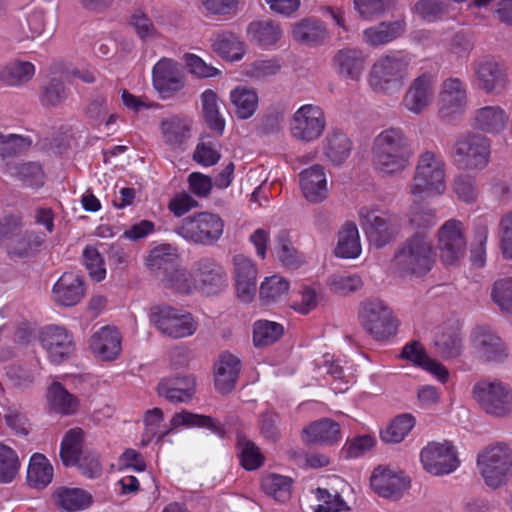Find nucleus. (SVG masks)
Returning <instances> with one entry per match:
<instances>
[{"label":"nucleus","mask_w":512,"mask_h":512,"mask_svg":"<svg viewBox=\"0 0 512 512\" xmlns=\"http://www.w3.org/2000/svg\"><path fill=\"white\" fill-rule=\"evenodd\" d=\"M434 345L445 359L456 358L463 351L462 334L457 326L441 328L434 337Z\"/></svg>","instance_id":"4c0bfd02"},{"label":"nucleus","mask_w":512,"mask_h":512,"mask_svg":"<svg viewBox=\"0 0 512 512\" xmlns=\"http://www.w3.org/2000/svg\"><path fill=\"white\" fill-rule=\"evenodd\" d=\"M466 103V85L459 78L446 79L440 91L441 113L450 115L462 112Z\"/></svg>","instance_id":"c85d7f7f"},{"label":"nucleus","mask_w":512,"mask_h":512,"mask_svg":"<svg viewBox=\"0 0 512 512\" xmlns=\"http://www.w3.org/2000/svg\"><path fill=\"white\" fill-rule=\"evenodd\" d=\"M435 263L432 240L424 233H415L397 249L393 265L402 276L421 277L426 275Z\"/></svg>","instance_id":"f03ea898"},{"label":"nucleus","mask_w":512,"mask_h":512,"mask_svg":"<svg viewBox=\"0 0 512 512\" xmlns=\"http://www.w3.org/2000/svg\"><path fill=\"white\" fill-rule=\"evenodd\" d=\"M163 411L160 408L148 410L143 418L145 430L143 433L142 444L147 445L153 439L161 440L171 432L169 428L163 426Z\"/></svg>","instance_id":"052dcab7"},{"label":"nucleus","mask_w":512,"mask_h":512,"mask_svg":"<svg viewBox=\"0 0 512 512\" xmlns=\"http://www.w3.org/2000/svg\"><path fill=\"white\" fill-rule=\"evenodd\" d=\"M275 250L278 260L287 268L297 269L305 263L304 255L293 246L290 232L286 229L275 236Z\"/></svg>","instance_id":"ea45409f"},{"label":"nucleus","mask_w":512,"mask_h":512,"mask_svg":"<svg viewBox=\"0 0 512 512\" xmlns=\"http://www.w3.org/2000/svg\"><path fill=\"white\" fill-rule=\"evenodd\" d=\"M303 439L305 442L311 444H336L341 440L340 426L331 419H320L303 429Z\"/></svg>","instance_id":"473e14b6"},{"label":"nucleus","mask_w":512,"mask_h":512,"mask_svg":"<svg viewBox=\"0 0 512 512\" xmlns=\"http://www.w3.org/2000/svg\"><path fill=\"white\" fill-rule=\"evenodd\" d=\"M476 76L479 85L488 93L504 89L507 79L505 71L493 61H482L477 65Z\"/></svg>","instance_id":"e433bc0d"},{"label":"nucleus","mask_w":512,"mask_h":512,"mask_svg":"<svg viewBox=\"0 0 512 512\" xmlns=\"http://www.w3.org/2000/svg\"><path fill=\"white\" fill-rule=\"evenodd\" d=\"M408 223L414 230H427L437 223V211L427 203L415 201L411 204L408 214Z\"/></svg>","instance_id":"603ef678"},{"label":"nucleus","mask_w":512,"mask_h":512,"mask_svg":"<svg viewBox=\"0 0 512 512\" xmlns=\"http://www.w3.org/2000/svg\"><path fill=\"white\" fill-rule=\"evenodd\" d=\"M300 187L304 197L312 203H319L328 196L327 178L321 165H313L300 173Z\"/></svg>","instance_id":"cd10ccee"},{"label":"nucleus","mask_w":512,"mask_h":512,"mask_svg":"<svg viewBox=\"0 0 512 512\" xmlns=\"http://www.w3.org/2000/svg\"><path fill=\"white\" fill-rule=\"evenodd\" d=\"M351 150V140L339 129H332L323 141L324 156L336 166L343 164L348 159Z\"/></svg>","instance_id":"f704fd0d"},{"label":"nucleus","mask_w":512,"mask_h":512,"mask_svg":"<svg viewBox=\"0 0 512 512\" xmlns=\"http://www.w3.org/2000/svg\"><path fill=\"white\" fill-rule=\"evenodd\" d=\"M289 282L280 275L266 277L260 286V297L267 303H273L280 300L287 294Z\"/></svg>","instance_id":"e2e57ef3"},{"label":"nucleus","mask_w":512,"mask_h":512,"mask_svg":"<svg viewBox=\"0 0 512 512\" xmlns=\"http://www.w3.org/2000/svg\"><path fill=\"white\" fill-rule=\"evenodd\" d=\"M293 39L303 45L318 46L328 37L326 26L314 18H304L292 26Z\"/></svg>","instance_id":"72a5a7b5"},{"label":"nucleus","mask_w":512,"mask_h":512,"mask_svg":"<svg viewBox=\"0 0 512 512\" xmlns=\"http://www.w3.org/2000/svg\"><path fill=\"white\" fill-rule=\"evenodd\" d=\"M91 352L100 360L112 361L121 352V335L114 327H102L90 339Z\"/></svg>","instance_id":"b1692460"},{"label":"nucleus","mask_w":512,"mask_h":512,"mask_svg":"<svg viewBox=\"0 0 512 512\" xmlns=\"http://www.w3.org/2000/svg\"><path fill=\"white\" fill-rule=\"evenodd\" d=\"M163 284L166 288L179 294H190L197 289L196 279L193 272L185 269L173 268L163 275Z\"/></svg>","instance_id":"bf43d9fd"},{"label":"nucleus","mask_w":512,"mask_h":512,"mask_svg":"<svg viewBox=\"0 0 512 512\" xmlns=\"http://www.w3.org/2000/svg\"><path fill=\"white\" fill-rule=\"evenodd\" d=\"M362 229L372 245L381 248L399 233V217L377 207L364 206L359 210Z\"/></svg>","instance_id":"6e6552de"},{"label":"nucleus","mask_w":512,"mask_h":512,"mask_svg":"<svg viewBox=\"0 0 512 512\" xmlns=\"http://www.w3.org/2000/svg\"><path fill=\"white\" fill-rule=\"evenodd\" d=\"M406 28L407 23L404 18H399L394 21H383L364 29L362 32V40L370 47L384 46L402 37Z\"/></svg>","instance_id":"5701e85b"},{"label":"nucleus","mask_w":512,"mask_h":512,"mask_svg":"<svg viewBox=\"0 0 512 512\" xmlns=\"http://www.w3.org/2000/svg\"><path fill=\"white\" fill-rule=\"evenodd\" d=\"M471 339L477 357L485 362L502 361L507 356L501 338L488 326L476 327Z\"/></svg>","instance_id":"6ab92c4d"},{"label":"nucleus","mask_w":512,"mask_h":512,"mask_svg":"<svg viewBox=\"0 0 512 512\" xmlns=\"http://www.w3.org/2000/svg\"><path fill=\"white\" fill-rule=\"evenodd\" d=\"M261 487L266 495L285 502L291 496L292 479L279 474H268L262 478Z\"/></svg>","instance_id":"6e6d98bb"},{"label":"nucleus","mask_w":512,"mask_h":512,"mask_svg":"<svg viewBox=\"0 0 512 512\" xmlns=\"http://www.w3.org/2000/svg\"><path fill=\"white\" fill-rule=\"evenodd\" d=\"M284 333L280 323L260 319L253 324V343L256 347H265L277 342Z\"/></svg>","instance_id":"5fc2aeb1"},{"label":"nucleus","mask_w":512,"mask_h":512,"mask_svg":"<svg viewBox=\"0 0 512 512\" xmlns=\"http://www.w3.org/2000/svg\"><path fill=\"white\" fill-rule=\"evenodd\" d=\"M160 132L163 143L171 150H178L190 137V122L179 115L161 120Z\"/></svg>","instance_id":"7c9ffc66"},{"label":"nucleus","mask_w":512,"mask_h":512,"mask_svg":"<svg viewBox=\"0 0 512 512\" xmlns=\"http://www.w3.org/2000/svg\"><path fill=\"white\" fill-rule=\"evenodd\" d=\"M445 179L443 158L438 153L426 150L418 156L409 192L413 196L441 195L446 189Z\"/></svg>","instance_id":"20e7f679"},{"label":"nucleus","mask_w":512,"mask_h":512,"mask_svg":"<svg viewBox=\"0 0 512 512\" xmlns=\"http://www.w3.org/2000/svg\"><path fill=\"white\" fill-rule=\"evenodd\" d=\"M160 397L172 403H186L195 392V381L190 376L162 379L157 386Z\"/></svg>","instance_id":"c756f323"},{"label":"nucleus","mask_w":512,"mask_h":512,"mask_svg":"<svg viewBox=\"0 0 512 512\" xmlns=\"http://www.w3.org/2000/svg\"><path fill=\"white\" fill-rule=\"evenodd\" d=\"M56 504L68 512L87 509L91 506L92 495L81 488L60 487L54 492Z\"/></svg>","instance_id":"a19ab883"},{"label":"nucleus","mask_w":512,"mask_h":512,"mask_svg":"<svg viewBox=\"0 0 512 512\" xmlns=\"http://www.w3.org/2000/svg\"><path fill=\"white\" fill-rule=\"evenodd\" d=\"M420 460L423 468L435 476L450 474L460 465L457 451L449 441L428 443L421 450Z\"/></svg>","instance_id":"4468645a"},{"label":"nucleus","mask_w":512,"mask_h":512,"mask_svg":"<svg viewBox=\"0 0 512 512\" xmlns=\"http://www.w3.org/2000/svg\"><path fill=\"white\" fill-rule=\"evenodd\" d=\"M363 285L362 279L357 274L336 273L328 278L330 290L338 295H348L359 290Z\"/></svg>","instance_id":"0e129e2a"},{"label":"nucleus","mask_w":512,"mask_h":512,"mask_svg":"<svg viewBox=\"0 0 512 512\" xmlns=\"http://www.w3.org/2000/svg\"><path fill=\"white\" fill-rule=\"evenodd\" d=\"M370 483L379 496L390 499H398L409 487L404 472L381 466L373 471Z\"/></svg>","instance_id":"f3484780"},{"label":"nucleus","mask_w":512,"mask_h":512,"mask_svg":"<svg viewBox=\"0 0 512 512\" xmlns=\"http://www.w3.org/2000/svg\"><path fill=\"white\" fill-rule=\"evenodd\" d=\"M184 76L176 62L163 58L153 67V86L162 98H170L184 87Z\"/></svg>","instance_id":"a211bd4d"},{"label":"nucleus","mask_w":512,"mask_h":512,"mask_svg":"<svg viewBox=\"0 0 512 512\" xmlns=\"http://www.w3.org/2000/svg\"><path fill=\"white\" fill-rule=\"evenodd\" d=\"M21 462L17 452L11 447L0 443V483L8 484L19 474Z\"/></svg>","instance_id":"680f3d73"},{"label":"nucleus","mask_w":512,"mask_h":512,"mask_svg":"<svg viewBox=\"0 0 512 512\" xmlns=\"http://www.w3.org/2000/svg\"><path fill=\"white\" fill-rule=\"evenodd\" d=\"M193 275L197 289L214 294L227 286V274L224 268L212 257L205 256L193 264Z\"/></svg>","instance_id":"dca6fc26"},{"label":"nucleus","mask_w":512,"mask_h":512,"mask_svg":"<svg viewBox=\"0 0 512 512\" xmlns=\"http://www.w3.org/2000/svg\"><path fill=\"white\" fill-rule=\"evenodd\" d=\"M492 299L494 303L506 312L512 311V280L500 279L493 285Z\"/></svg>","instance_id":"774afa93"},{"label":"nucleus","mask_w":512,"mask_h":512,"mask_svg":"<svg viewBox=\"0 0 512 512\" xmlns=\"http://www.w3.org/2000/svg\"><path fill=\"white\" fill-rule=\"evenodd\" d=\"M509 122V115L498 106H485L476 109L471 117V126L481 132L488 134H500Z\"/></svg>","instance_id":"393cba45"},{"label":"nucleus","mask_w":512,"mask_h":512,"mask_svg":"<svg viewBox=\"0 0 512 512\" xmlns=\"http://www.w3.org/2000/svg\"><path fill=\"white\" fill-rule=\"evenodd\" d=\"M85 294L83 277L77 273L65 272L52 289L55 302L62 306L70 307L78 304Z\"/></svg>","instance_id":"4be33fe9"},{"label":"nucleus","mask_w":512,"mask_h":512,"mask_svg":"<svg viewBox=\"0 0 512 512\" xmlns=\"http://www.w3.org/2000/svg\"><path fill=\"white\" fill-rule=\"evenodd\" d=\"M401 357L428 371L442 383L448 380L449 372L446 367L431 359L423 346L417 341L406 344L402 349Z\"/></svg>","instance_id":"2f4dec72"},{"label":"nucleus","mask_w":512,"mask_h":512,"mask_svg":"<svg viewBox=\"0 0 512 512\" xmlns=\"http://www.w3.org/2000/svg\"><path fill=\"white\" fill-rule=\"evenodd\" d=\"M175 249L169 244H162L153 248L146 260L147 267L152 272L163 270L167 274L176 264Z\"/></svg>","instance_id":"4d7b16f0"},{"label":"nucleus","mask_w":512,"mask_h":512,"mask_svg":"<svg viewBox=\"0 0 512 512\" xmlns=\"http://www.w3.org/2000/svg\"><path fill=\"white\" fill-rule=\"evenodd\" d=\"M241 370L240 359L228 352L219 356L214 365L215 388L222 394L230 393L236 385Z\"/></svg>","instance_id":"bb28decb"},{"label":"nucleus","mask_w":512,"mask_h":512,"mask_svg":"<svg viewBox=\"0 0 512 512\" xmlns=\"http://www.w3.org/2000/svg\"><path fill=\"white\" fill-rule=\"evenodd\" d=\"M232 263L238 297L243 302H250L256 292L257 266L243 254L235 255Z\"/></svg>","instance_id":"412c9836"},{"label":"nucleus","mask_w":512,"mask_h":512,"mask_svg":"<svg viewBox=\"0 0 512 512\" xmlns=\"http://www.w3.org/2000/svg\"><path fill=\"white\" fill-rule=\"evenodd\" d=\"M440 257L445 265H457L466 254L467 240L463 222L457 219L446 220L437 231Z\"/></svg>","instance_id":"ddd939ff"},{"label":"nucleus","mask_w":512,"mask_h":512,"mask_svg":"<svg viewBox=\"0 0 512 512\" xmlns=\"http://www.w3.org/2000/svg\"><path fill=\"white\" fill-rule=\"evenodd\" d=\"M412 57L409 54L393 53L380 56L371 66L368 84L377 93H398L410 72Z\"/></svg>","instance_id":"7ed1b4c3"},{"label":"nucleus","mask_w":512,"mask_h":512,"mask_svg":"<svg viewBox=\"0 0 512 512\" xmlns=\"http://www.w3.org/2000/svg\"><path fill=\"white\" fill-rule=\"evenodd\" d=\"M41 343L50 360L56 364L67 360L75 350L72 335L65 328L59 326L47 327L42 332Z\"/></svg>","instance_id":"aec40b11"},{"label":"nucleus","mask_w":512,"mask_h":512,"mask_svg":"<svg viewBox=\"0 0 512 512\" xmlns=\"http://www.w3.org/2000/svg\"><path fill=\"white\" fill-rule=\"evenodd\" d=\"M337 74L345 79L358 81L365 69L366 58L358 48H342L332 59Z\"/></svg>","instance_id":"a878e982"},{"label":"nucleus","mask_w":512,"mask_h":512,"mask_svg":"<svg viewBox=\"0 0 512 512\" xmlns=\"http://www.w3.org/2000/svg\"><path fill=\"white\" fill-rule=\"evenodd\" d=\"M47 400L53 411L62 415L75 414L79 407L77 397L59 382H53L47 391Z\"/></svg>","instance_id":"79ce46f5"},{"label":"nucleus","mask_w":512,"mask_h":512,"mask_svg":"<svg viewBox=\"0 0 512 512\" xmlns=\"http://www.w3.org/2000/svg\"><path fill=\"white\" fill-rule=\"evenodd\" d=\"M230 100L238 118L248 119L258 107L257 93L246 86H237L230 92Z\"/></svg>","instance_id":"de8ad7c7"},{"label":"nucleus","mask_w":512,"mask_h":512,"mask_svg":"<svg viewBox=\"0 0 512 512\" xmlns=\"http://www.w3.org/2000/svg\"><path fill=\"white\" fill-rule=\"evenodd\" d=\"M236 447L242 467L252 471L260 468L264 463V456L254 442L246 435L238 433L236 437Z\"/></svg>","instance_id":"8fccbe9b"},{"label":"nucleus","mask_w":512,"mask_h":512,"mask_svg":"<svg viewBox=\"0 0 512 512\" xmlns=\"http://www.w3.org/2000/svg\"><path fill=\"white\" fill-rule=\"evenodd\" d=\"M490 154L491 141L486 136L466 133L453 144L451 158L460 169L481 171L488 166Z\"/></svg>","instance_id":"39448f33"},{"label":"nucleus","mask_w":512,"mask_h":512,"mask_svg":"<svg viewBox=\"0 0 512 512\" xmlns=\"http://www.w3.org/2000/svg\"><path fill=\"white\" fill-rule=\"evenodd\" d=\"M84 440V431L81 428L68 430L60 446V457L65 466H74L82 456V443Z\"/></svg>","instance_id":"49530a36"},{"label":"nucleus","mask_w":512,"mask_h":512,"mask_svg":"<svg viewBox=\"0 0 512 512\" xmlns=\"http://www.w3.org/2000/svg\"><path fill=\"white\" fill-rule=\"evenodd\" d=\"M477 465L486 485L496 489L507 481L512 451L504 444L489 446L478 454Z\"/></svg>","instance_id":"9d476101"},{"label":"nucleus","mask_w":512,"mask_h":512,"mask_svg":"<svg viewBox=\"0 0 512 512\" xmlns=\"http://www.w3.org/2000/svg\"><path fill=\"white\" fill-rule=\"evenodd\" d=\"M35 74V66L28 61L13 60L0 68V81L6 86L21 87Z\"/></svg>","instance_id":"58836bf2"},{"label":"nucleus","mask_w":512,"mask_h":512,"mask_svg":"<svg viewBox=\"0 0 512 512\" xmlns=\"http://www.w3.org/2000/svg\"><path fill=\"white\" fill-rule=\"evenodd\" d=\"M435 92V77L424 72L412 79L403 96L402 105L409 112L419 115L432 104Z\"/></svg>","instance_id":"2eb2a0df"},{"label":"nucleus","mask_w":512,"mask_h":512,"mask_svg":"<svg viewBox=\"0 0 512 512\" xmlns=\"http://www.w3.org/2000/svg\"><path fill=\"white\" fill-rule=\"evenodd\" d=\"M211 41L213 51L227 60L238 61L245 53L244 43L234 33H215Z\"/></svg>","instance_id":"37998d69"},{"label":"nucleus","mask_w":512,"mask_h":512,"mask_svg":"<svg viewBox=\"0 0 512 512\" xmlns=\"http://www.w3.org/2000/svg\"><path fill=\"white\" fill-rule=\"evenodd\" d=\"M282 35L280 24L270 19L253 21L247 26L249 40L261 47L275 45Z\"/></svg>","instance_id":"c9c22d12"},{"label":"nucleus","mask_w":512,"mask_h":512,"mask_svg":"<svg viewBox=\"0 0 512 512\" xmlns=\"http://www.w3.org/2000/svg\"><path fill=\"white\" fill-rule=\"evenodd\" d=\"M9 173L24 186L39 188L44 184V172L38 162H25L9 167Z\"/></svg>","instance_id":"09e8293b"},{"label":"nucleus","mask_w":512,"mask_h":512,"mask_svg":"<svg viewBox=\"0 0 512 512\" xmlns=\"http://www.w3.org/2000/svg\"><path fill=\"white\" fill-rule=\"evenodd\" d=\"M69 90L64 83L56 78L43 86L40 101L47 107H56L68 98Z\"/></svg>","instance_id":"69168bd1"},{"label":"nucleus","mask_w":512,"mask_h":512,"mask_svg":"<svg viewBox=\"0 0 512 512\" xmlns=\"http://www.w3.org/2000/svg\"><path fill=\"white\" fill-rule=\"evenodd\" d=\"M326 128L324 111L318 105L304 104L292 115L289 123L291 136L305 143L319 139Z\"/></svg>","instance_id":"f8f14e48"},{"label":"nucleus","mask_w":512,"mask_h":512,"mask_svg":"<svg viewBox=\"0 0 512 512\" xmlns=\"http://www.w3.org/2000/svg\"><path fill=\"white\" fill-rule=\"evenodd\" d=\"M372 163L384 176H397L410 165L413 150L405 133L399 128H388L379 133L372 144Z\"/></svg>","instance_id":"f257e3e1"},{"label":"nucleus","mask_w":512,"mask_h":512,"mask_svg":"<svg viewBox=\"0 0 512 512\" xmlns=\"http://www.w3.org/2000/svg\"><path fill=\"white\" fill-rule=\"evenodd\" d=\"M361 253L358 228L354 223H346L338 234L335 255L340 258H356Z\"/></svg>","instance_id":"c03bdc74"},{"label":"nucleus","mask_w":512,"mask_h":512,"mask_svg":"<svg viewBox=\"0 0 512 512\" xmlns=\"http://www.w3.org/2000/svg\"><path fill=\"white\" fill-rule=\"evenodd\" d=\"M225 223L214 213L197 212L185 217L174 231L185 240L201 245H213L223 235Z\"/></svg>","instance_id":"423d86ee"},{"label":"nucleus","mask_w":512,"mask_h":512,"mask_svg":"<svg viewBox=\"0 0 512 512\" xmlns=\"http://www.w3.org/2000/svg\"><path fill=\"white\" fill-rule=\"evenodd\" d=\"M53 478V467L41 453H34L28 465L27 480L32 487L44 488Z\"/></svg>","instance_id":"a18cd8bd"},{"label":"nucleus","mask_w":512,"mask_h":512,"mask_svg":"<svg viewBox=\"0 0 512 512\" xmlns=\"http://www.w3.org/2000/svg\"><path fill=\"white\" fill-rule=\"evenodd\" d=\"M473 397L489 415L507 417L512 414V389L501 381H480L473 387Z\"/></svg>","instance_id":"9b49d317"},{"label":"nucleus","mask_w":512,"mask_h":512,"mask_svg":"<svg viewBox=\"0 0 512 512\" xmlns=\"http://www.w3.org/2000/svg\"><path fill=\"white\" fill-rule=\"evenodd\" d=\"M358 318L363 329L375 340H386L397 332L398 320L392 309L379 299L363 301Z\"/></svg>","instance_id":"0eeeda50"},{"label":"nucleus","mask_w":512,"mask_h":512,"mask_svg":"<svg viewBox=\"0 0 512 512\" xmlns=\"http://www.w3.org/2000/svg\"><path fill=\"white\" fill-rule=\"evenodd\" d=\"M171 431L179 426L187 427H205L209 428L219 436L223 437L224 429L219 422L210 416L194 414L188 411H181L174 414L170 421Z\"/></svg>","instance_id":"3c124183"},{"label":"nucleus","mask_w":512,"mask_h":512,"mask_svg":"<svg viewBox=\"0 0 512 512\" xmlns=\"http://www.w3.org/2000/svg\"><path fill=\"white\" fill-rule=\"evenodd\" d=\"M416 420L411 414H401L381 431V439L386 443H400L412 430Z\"/></svg>","instance_id":"13d9d810"},{"label":"nucleus","mask_w":512,"mask_h":512,"mask_svg":"<svg viewBox=\"0 0 512 512\" xmlns=\"http://www.w3.org/2000/svg\"><path fill=\"white\" fill-rule=\"evenodd\" d=\"M202 111L206 123L210 129L222 134L225 128V120L219 111V99L217 94L210 89L201 94Z\"/></svg>","instance_id":"864d4df0"},{"label":"nucleus","mask_w":512,"mask_h":512,"mask_svg":"<svg viewBox=\"0 0 512 512\" xmlns=\"http://www.w3.org/2000/svg\"><path fill=\"white\" fill-rule=\"evenodd\" d=\"M150 321L161 334L173 339L192 336L198 328L191 313L171 306L154 307Z\"/></svg>","instance_id":"1a4fd4ad"},{"label":"nucleus","mask_w":512,"mask_h":512,"mask_svg":"<svg viewBox=\"0 0 512 512\" xmlns=\"http://www.w3.org/2000/svg\"><path fill=\"white\" fill-rule=\"evenodd\" d=\"M36 237L31 231H20L19 235L7 242L6 249L9 255L16 257H25L33 249L34 243L39 245V241H35Z\"/></svg>","instance_id":"338daca9"}]
</instances>
